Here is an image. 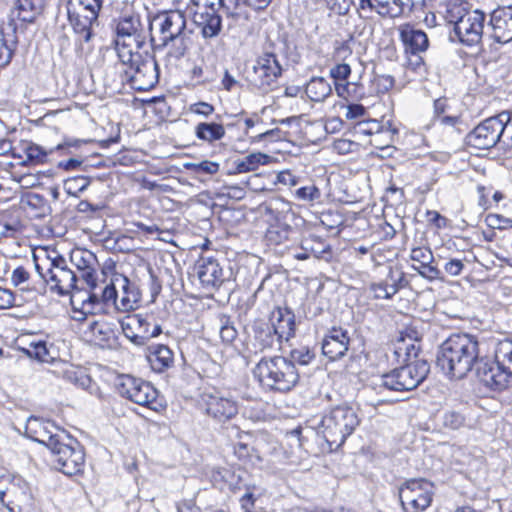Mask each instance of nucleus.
Segmentation results:
<instances>
[{"label": "nucleus", "instance_id": "nucleus-6", "mask_svg": "<svg viewBox=\"0 0 512 512\" xmlns=\"http://www.w3.org/2000/svg\"><path fill=\"white\" fill-rule=\"evenodd\" d=\"M56 468L66 475H75L82 471L85 455L79 442L65 432V437H59L49 447Z\"/></svg>", "mask_w": 512, "mask_h": 512}, {"label": "nucleus", "instance_id": "nucleus-9", "mask_svg": "<svg viewBox=\"0 0 512 512\" xmlns=\"http://www.w3.org/2000/svg\"><path fill=\"white\" fill-rule=\"evenodd\" d=\"M282 71L277 55L273 51H263L252 66L250 82L260 91L267 93L277 86Z\"/></svg>", "mask_w": 512, "mask_h": 512}, {"label": "nucleus", "instance_id": "nucleus-60", "mask_svg": "<svg viewBox=\"0 0 512 512\" xmlns=\"http://www.w3.org/2000/svg\"><path fill=\"white\" fill-rule=\"evenodd\" d=\"M357 147V143L348 139H337L333 143V149L342 155L348 154L354 151Z\"/></svg>", "mask_w": 512, "mask_h": 512}, {"label": "nucleus", "instance_id": "nucleus-54", "mask_svg": "<svg viewBox=\"0 0 512 512\" xmlns=\"http://www.w3.org/2000/svg\"><path fill=\"white\" fill-rule=\"evenodd\" d=\"M333 57L336 61L343 62L352 57V48L349 42H336Z\"/></svg>", "mask_w": 512, "mask_h": 512}, {"label": "nucleus", "instance_id": "nucleus-29", "mask_svg": "<svg viewBox=\"0 0 512 512\" xmlns=\"http://www.w3.org/2000/svg\"><path fill=\"white\" fill-rule=\"evenodd\" d=\"M403 280V273L398 269L390 267L386 279L379 283L371 284L370 290L376 299H390L398 292Z\"/></svg>", "mask_w": 512, "mask_h": 512}, {"label": "nucleus", "instance_id": "nucleus-47", "mask_svg": "<svg viewBox=\"0 0 512 512\" xmlns=\"http://www.w3.org/2000/svg\"><path fill=\"white\" fill-rule=\"evenodd\" d=\"M357 132L364 134V135H374L375 139L373 142L377 143V138L382 133H389V130L384 131L383 127L380 125V123L376 120H370L367 122H360L357 125Z\"/></svg>", "mask_w": 512, "mask_h": 512}, {"label": "nucleus", "instance_id": "nucleus-18", "mask_svg": "<svg viewBox=\"0 0 512 512\" xmlns=\"http://www.w3.org/2000/svg\"><path fill=\"white\" fill-rule=\"evenodd\" d=\"M484 22L485 14L482 11H471L454 27V34L461 43L467 46L476 45L481 41Z\"/></svg>", "mask_w": 512, "mask_h": 512}, {"label": "nucleus", "instance_id": "nucleus-41", "mask_svg": "<svg viewBox=\"0 0 512 512\" xmlns=\"http://www.w3.org/2000/svg\"><path fill=\"white\" fill-rule=\"evenodd\" d=\"M63 376L67 381L84 390L89 389L92 383L90 376L82 368L78 367L71 366L65 369Z\"/></svg>", "mask_w": 512, "mask_h": 512}, {"label": "nucleus", "instance_id": "nucleus-1", "mask_svg": "<svg viewBox=\"0 0 512 512\" xmlns=\"http://www.w3.org/2000/svg\"><path fill=\"white\" fill-rule=\"evenodd\" d=\"M479 360L477 338L470 334H453L440 346L436 363L450 379H462Z\"/></svg>", "mask_w": 512, "mask_h": 512}, {"label": "nucleus", "instance_id": "nucleus-51", "mask_svg": "<svg viewBox=\"0 0 512 512\" xmlns=\"http://www.w3.org/2000/svg\"><path fill=\"white\" fill-rule=\"evenodd\" d=\"M24 152L27 160L34 163H43L47 156L44 149L34 143H28L24 148Z\"/></svg>", "mask_w": 512, "mask_h": 512}, {"label": "nucleus", "instance_id": "nucleus-32", "mask_svg": "<svg viewBox=\"0 0 512 512\" xmlns=\"http://www.w3.org/2000/svg\"><path fill=\"white\" fill-rule=\"evenodd\" d=\"M240 1L241 0H218V7L222 9L225 14L229 29L243 25L247 21V14Z\"/></svg>", "mask_w": 512, "mask_h": 512}, {"label": "nucleus", "instance_id": "nucleus-19", "mask_svg": "<svg viewBox=\"0 0 512 512\" xmlns=\"http://www.w3.org/2000/svg\"><path fill=\"white\" fill-rule=\"evenodd\" d=\"M25 435L49 448L56 439L65 437V431L50 420L30 416L25 424Z\"/></svg>", "mask_w": 512, "mask_h": 512}, {"label": "nucleus", "instance_id": "nucleus-59", "mask_svg": "<svg viewBox=\"0 0 512 512\" xmlns=\"http://www.w3.org/2000/svg\"><path fill=\"white\" fill-rule=\"evenodd\" d=\"M498 344L500 346V357H502V362L508 364V370H512V341L503 340Z\"/></svg>", "mask_w": 512, "mask_h": 512}, {"label": "nucleus", "instance_id": "nucleus-13", "mask_svg": "<svg viewBox=\"0 0 512 512\" xmlns=\"http://www.w3.org/2000/svg\"><path fill=\"white\" fill-rule=\"evenodd\" d=\"M116 388L118 393L130 401L157 410V390L148 382L130 375H121L118 378Z\"/></svg>", "mask_w": 512, "mask_h": 512}, {"label": "nucleus", "instance_id": "nucleus-4", "mask_svg": "<svg viewBox=\"0 0 512 512\" xmlns=\"http://www.w3.org/2000/svg\"><path fill=\"white\" fill-rule=\"evenodd\" d=\"M118 57L126 80L134 89L148 91L158 83V64L152 56L143 58L138 50L133 52L121 50Z\"/></svg>", "mask_w": 512, "mask_h": 512}, {"label": "nucleus", "instance_id": "nucleus-45", "mask_svg": "<svg viewBox=\"0 0 512 512\" xmlns=\"http://www.w3.org/2000/svg\"><path fill=\"white\" fill-rule=\"evenodd\" d=\"M498 118L502 120L503 137L501 139V145L505 149H512V113L501 112L498 114Z\"/></svg>", "mask_w": 512, "mask_h": 512}, {"label": "nucleus", "instance_id": "nucleus-31", "mask_svg": "<svg viewBox=\"0 0 512 512\" xmlns=\"http://www.w3.org/2000/svg\"><path fill=\"white\" fill-rule=\"evenodd\" d=\"M45 0H17L11 12L12 20L32 23L43 11Z\"/></svg>", "mask_w": 512, "mask_h": 512}, {"label": "nucleus", "instance_id": "nucleus-37", "mask_svg": "<svg viewBox=\"0 0 512 512\" xmlns=\"http://www.w3.org/2000/svg\"><path fill=\"white\" fill-rule=\"evenodd\" d=\"M365 4L383 17L396 18L402 15L398 0H361L362 8Z\"/></svg>", "mask_w": 512, "mask_h": 512}, {"label": "nucleus", "instance_id": "nucleus-21", "mask_svg": "<svg viewBox=\"0 0 512 512\" xmlns=\"http://www.w3.org/2000/svg\"><path fill=\"white\" fill-rule=\"evenodd\" d=\"M70 261L81 273V278L90 287L97 283L96 269L98 261L95 254L87 249L75 248L70 253Z\"/></svg>", "mask_w": 512, "mask_h": 512}, {"label": "nucleus", "instance_id": "nucleus-27", "mask_svg": "<svg viewBox=\"0 0 512 512\" xmlns=\"http://www.w3.org/2000/svg\"><path fill=\"white\" fill-rule=\"evenodd\" d=\"M271 327L278 339L288 341L295 334V315L289 308L277 307L271 313Z\"/></svg>", "mask_w": 512, "mask_h": 512}, {"label": "nucleus", "instance_id": "nucleus-12", "mask_svg": "<svg viewBox=\"0 0 512 512\" xmlns=\"http://www.w3.org/2000/svg\"><path fill=\"white\" fill-rule=\"evenodd\" d=\"M120 324L125 337L137 346L145 345L150 339L162 333L161 325L148 314L127 315Z\"/></svg>", "mask_w": 512, "mask_h": 512}, {"label": "nucleus", "instance_id": "nucleus-46", "mask_svg": "<svg viewBox=\"0 0 512 512\" xmlns=\"http://www.w3.org/2000/svg\"><path fill=\"white\" fill-rule=\"evenodd\" d=\"M89 179L85 176H75L64 182V189L69 195L77 196L89 185Z\"/></svg>", "mask_w": 512, "mask_h": 512}, {"label": "nucleus", "instance_id": "nucleus-53", "mask_svg": "<svg viewBox=\"0 0 512 512\" xmlns=\"http://www.w3.org/2000/svg\"><path fill=\"white\" fill-rule=\"evenodd\" d=\"M464 417L456 411H447L443 416L445 427L456 430L464 424Z\"/></svg>", "mask_w": 512, "mask_h": 512}, {"label": "nucleus", "instance_id": "nucleus-50", "mask_svg": "<svg viewBox=\"0 0 512 512\" xmlns=\"http://www.w3.org/2000/svg\"><path fill=\"white\" fill-rule=\"evenodd\" d=\"M101 301L106 305L111 303L117 310V302L119 301V292H118V284L114 283V277L112 278L111 283L109 285H106V287L103 289L102 295H101Z\"/></svg>", "mask_w": 512, "mask_h": 512}, {"label": "nucleus", "instance_id": "nucleus-30", "mask_svg": "<svg viewBox=\"0 0 512 512\" xmlns=\"http://www.w3.org/2000/svg\"><path fill=\"white\" fill-rule=\"evenodd\" d=\"M146 358L153 371L162 373L174 364L173 351L166 345L154 344L148 347Z\"/></svg>", "mask_w": 512, "mask_h": 512}, {"label": "nucleus", "instance_id": "nucleus-57", "mask_svg": "<svg viewBox=\"0 0 512 512\" xmlns=\"http://www.w3.org/2000/svg\"><path fill=\"white\" fill-rule=\"evenodd\" d=\"M12 54V49L8 46L7 40L4 38V29H2L0 31V67L9 64Z\"/></svg>", "mask_w": 512, "mask_h": 512}, {"label": "nucleus", "instance_id": "nucleus-33", "mask_svg": "<svg viewBox=\"0 0 512 512\" xmlns=\"http://www.w3.org/2000/svg\"><path fill=\"white\" fill-rule=\"evenodd\" d=\"M73 31L79 36V40L89 42L93 36V27L98 25V19L94 15L67 14Z\"/></svg>", "mask_w": 512, "mask_h": 512}, {"label": "nucleus", "instance_id": "nucleus-20", "mask_svg": "<svg viewBox=\"0 0 512 512\" xmlns=\"http://www.w3.org/2000/svg\"><path fill=\"white\" fill-rule=\"evenodd\" d=\"M194 272L202 287L208 291L218 289L225 280L220 263L211 256L200 257L195 263Z\"/></svg>", "mask_w": 512, "mask_h": 512}, {"label": "nucleus", "instance_id": "nucleus-34", "mask_svg": "<svg viewBox=\"0 0 512 512\" xmlns=\"http://www.w3.org/2000/svg\"><path fill=\"white\" fill-rule=\"evenodd\" d=\"M89 330L93 341L101 346L111 348L115 344V332L106 322L93 321L89 324Z\"/></svg>", "mask_w": 512, "mask_h": 512}, {"label": "nucleus", "instance_id": "nucleus-17", "mask_svg": "<svg viewBox=\"0 0 512 512\" xmlns=\"http://www.w3.org/2000/svg\"><path fill=\"white\" fill-rule=\"evenodd\" d=\"M0 499L10 512H31L33 497L28 484L20 477L9 480L8 487L0 491Z\"/></svg>", "mask_w": 512, "mask_h": 512}, {"label": "nucleus", "instance_id": "nucleus-43", "mask_svg": "<svg viewBox=\"0 0 512 512\" xmlns=\"http://www.w3.org/2000/svg\"><path fill=\"white\" fill-rule=\"evenodd\" d=\"M255 339L262 346V349L272 348L276 343L282 342V340L278 339V336L274 333V330L268 324L259 326L257 328L255 332Z\"/></svg>", "mask_w": 512, "mask_h": 512}, {"label": "nucleus", "instance_id": "nucleus-7", "mask_svg": "<svg viewBox=\"0 0 512 512\" xmlns=\"http://www.w3.org/2000/svg\"><path fill=\"white\" fill-rule=\"evenodd\" d=\"M398 494L404 512H423L432 503L434 486L423 478L409 479L399 487Z\"/></svg>", "mask_w": 512, "mask_h": 512}, {"label": "nucleus", "instance_id": "nucleus-49", "mask_svg": "<svg viewBox=\"0 0 512 512\" xmlns=\"http://www.w3.org/2000/svg\"><path fill=\"white\" fill-rule=\"evenodd\" d=\"M314 356V353L308 347H301L291 351L289 361H292L294 365L295 363L308 365L314 359Z\"/></svg>", "mask_w": 512, "mask_h": 512}, {"label": "nucleus", "instance_id": "nucleus-56", "mask_svg": "<svg viewBox=\"0 0 512 512\" xmlns=\"http://www.w3.org/2000/svg\"><path fill=\"white\" fill-rule=\"evenodd\" d=\"M256 450L246 443L239 442L234 446V454L239 460L250 461L254 457Z\"/></svg>", "mask_w": 512, "mask_h": 512}, {"label": "nucleus", "instance_id": "nucleus-23", "mask_svg": "<svg viewBox=\"0 0 512 512\" xmlns=\"http://www.w3.org/2000/svg\"><path fill=\"white\" fill-rule=\"evenodd\" d=\"M114 283L118 284L119 292L117 310L120 312H129L136 309L141 300V293L138 286L121 274L114 276Z\"/></svg>", "mask_w": 512, "mask_h": 512}, {"label": "nucleus", "instance_id": "nucleus-63", "mask_svg": "<svg viewBox=\"0 0 512 512\" xmlns=\"http://www.w3.org/2000/svg\"><path fill=\"white\" fill-rule=\"evenodd\" d=\"M277 182L287 186H296L299 178L292 174L289 170L281 171L277 175Z\"/></svg>", "mask_w": 512, "mask_h": 512}, {"label": "nucleus", "instance_id": "nucleus-55", "mask_svg": "<svg viewBox=\"0 0 512 512\" xmlns=\"http://www.w3.org/2000/svg\"><path fill=\"white\" fill-rule=\"evenodd\" d=\"M351 74V67L348 63H338L330 70L331 77L336 81H345Z\"/></svg>", "mask_w": 512, "mask_h": 512}, {"label": "nucleus", "instance_id": "nucleus-10", "mask_svg": "<svg viewBox=\"0 0 512 512\" xmlns=\"http://www.w3.org/2000/svg\"><path fill=\"white\" fill-rule=\"evenodd\" d=\"M500 346L495 349V362L484 361L480 358L476 366V377L480 383L493 391H502L509 386L512 380V370H508V364L502 362Z\"/></svg>", "mask_w": 512, "mask_h": 512}, {"label": "nucleus", "instance_id": "nucleus-8", "mask_svg": "<svg viewBox=\"0 0 512 512\" xmlns=\"http://www.w3.org/2000/svg\"><path fill=\"white\" fill-rule=\"evenodd\" d=\"M36 270L40 276L50 285L51 289L60 295H66L77 289V276L67 264L66 259L61 255L48 258V267L43 269L42 265L36 264Z\"/></svg>", "mask_w": 512, "mask_h": 512}, {"label": "nucleus", "instance_id": "nucleus-36", "mask_svg": "<svg viewBox=\"0 0 512 512\" xmlns=\"http://www.w3.org/2000/svg\"><path fill=\"white\" fill-rule=\"evenodd\" d=\"M103 0H69L67 14L94 15L98 19Z\"/></svg>", "mask_w": 512, "mask_h": 512}, {"label": "nucleus", "instance_id": "nucleus-42", "mask_svg": "<svg viewBox=\"0 0 512 512\" xmlns=\"http://www.w3.org/2000/svg\"><path fill=\"white\" fill-rule=\"evenodd\" d=\"M23 352L30 358L39 362L49 363L53 360L46 343L44 341L31 342L28 347L23 348Z\"/></svg>", "mask_w": 512, "mask_h": 512}, {"label": "nucleus", "instance_id": "nucleus-2", "mask_svg": "<svg viewBox=\"0 0 512 512\" xmlns=\"http://www.w3.org/2000/svg\"><path fill=\"white\" fill-rule=\"evenodd\" d=\"M360 424L358 410L353 405L342 403L327 410L314 426L330 451L341 447Z\"/></svg>", "mask_w": 512, "mask_h": 512}, {"label": "nucleus", "instance_id": "nucleus-40", "mask_svg": "<svg viewBox=\"0 0 512 512\" xmlns=\"http://www.w3.org/2000/svg\"><path fill=\"white\" fill-rule=\"evenodd\" d=\"M268 159L269 156L264 153H251L236 163V169L239 173L254 171L260 165L267 164Z\"/></svg>", "mask_w": 512, "mask_h": 512}, {"label": "nucleus", "instance_id": "nucleus-64", "mask_svg": "<svg viewBox=\"0 0 512 512\" xmlns=\"http://www.w3.org/2000/svg\"><path fill=\"white\" fill-rule=\"evenodd\" d=\"M220 165L217 162L205 160L199 162L198 173L197 174H208L214 175L219 171Z\"/></svg>", "mask_w": 512, "mask_h": 512}, {"label": "nucleus", "instance_id": "nucleus-48", "mask_svg": "<svg viewBox=\"0 0 512 512\" xmlns=\"http://www.w3.org/2000/svg\"><path fill=\"white\" fill-rule=\"evenodd\" d=\"M295 196L298 200L304 202L318 201L321 197V191L315 185L304 186L295 191Z\"/></svg>", "mask_w": 512, "mask_h": 512}, {"label": "nucleus", "instance_id": "nucleus-26", "mask_svg": "<svg viewBox=\"0 0 512 512\" xmlns=\"http://www.w3.org/2000/svg\"><path fill=\"white\" fill-rule=\"evenodd\" d=\"M410 258L413 262L412 267L416 270L423 278L430 281L440 279L441 271L433 265L434 256L432 251L428 247H416L411 250Z\"/></svg>", "mask_w": 512, "mask_h": 512}, {"label": "nucleus", "instance_id": "nucleus-16", "mask_svg": "<svg viewBox=\"0 0 512 512\" xmlns=\"http://www.w3.org/2000/svg\"><path fill=\"white\" fill-rule=\"evenodd\" d=\"M501 125L502 120L498 115L483 120L467 135V143L477 149H490L498 143L501 144Z\"/></svg>", "mask_w": 512, "mask_h": 512}, {"label": "nucleus", "instance_id": "nucleus-3", "mask_svg": "<svg viewBox=\"0 0 512 512\" xmlns=\"http://www.w3.org/2000/svg\"><path fill=\"white\" fill-rule=\"evenodd\" d=\"M260 385L268 391L286 393L299 381V373L289 359L282 356L262 358L254 369Z\"/></svg>", "mask_w": 512, "mask_h": 512}, {"label": "nucleus", "instance_id": "nucleus-24", "mask_svg": "<svg viewBox=\"0 0 512 512\" xmlns=\"http://www.w3.org/2000/svg\"><path fill=\"white\" fill-rule=\"evenodd\" d=\"M492 38L498 43H508L512 40V7H502L494 10L489 22Z\"/></svg>", "mask_w": 512, "mask_h": 512}, {"label": "nucleus", "instance_id": "nucleus-44", "mask_svg": "<svg viewBox=\"0 0 512 512\" xmlns=\"http://www.w3.org/2000/svg\"><path fill=\"white\" fill-rule=\"evenodd\" d=\"M218 324H219V335L224 343H232L238 332L234 327L233 322L230 317L224 314L218 316Z\"/></svg>", "mask_w": 512, "mask_h": 512}, {"label": "nucleus", "instance_id": "nucleus-62", "mask_svg": "<svg viewBox=\"0 0 512 512\" xmlns=\"http://www.w3.org/2000/svg\"><path fill=\"white\" fill-rule=\"evenodd\" d=\"M191 112L208 117L214 112V107L210 103L207 102H198L191 106Z\"/></svg>", "mask_w": 512, "mask_h": 512}, {"label": "nucleus", "instance_id": "nucleus-61", "mask_svg": "<svg viewBox=\"0 0 512 512\" xmlns=\"http://www.w3.org/2000/svg\"><path fill=\"white\" fill-rule=\"evenodd\" d=\"M464 264L460 259H450L444 265V270L450 276H458L462 273Z\"/></svg>", "mask_w": 512, "mask_h": 512}, {"label": "nucleus", "instance_id": "nucleus-15", "mask_svg": "<svg viewBox=\"0 0 512 512\" xmlns=\"http://www.w3.org/2000/svg\"><path fill=\"white\" fill-rule=\"evenodd\" d=\"M201 405L207 416L218 423H225L238 415V402L229 393L214 390L201 396Z\"/></svg>", "mask_w": 512, "mask_h": 512}, {"label": "nucleus", "instance_id": "nucleus-52", "mask_svg": "<svg viewBox=\"0 0 512 512\" xmlns=\"http://www.w3.org/2000/svg\"><path fill=\"white\" fill-rule=\"evenodd\" d=\"M190 38L186 37L185 34H181L179 38H175L174 40H169V42H173V47L171 50V55L177 59L183 57L189 47Z\"/></svg>", "mask_w": 512, "mask_h": 512}, {"label": "nucleus", "instance_id": "nucleus-28", "mask_svg": "<svg viewBox=\"0 0 512 512\" xmlns=\"http://www.w3.org/2000/svg\"><path fill=\"white\" fill-rule=\"evenodd\" d=\"M400 39L407 52L416 54L428 48L429 41L426 33L416 29L410 24H403L398 28Z\"/></svg>", "mask_w": 512, "mask_h": 512}, {"label": "nucleus", "instance_id": "nucleus-11", "mask_svg": "<svg viewBox=\"0 0 512 512\" xmlns=\"http://www.w3.org/2000/svg\"><path fill=\"white\" fill-rule=\"evenodd\" d=\"M189 10L193 21L201 30L202 36L214 38L222 29V18L219 14L218 0H191Z\"/></svg>", "mask_w": 512, "mask_h": 512}, {"label": "nucleus", "instance_id": "nucleus-58", "mask_svg": "<svg viewBox=\"0 0 512 512\" xmlns=\"http://www.w3.org/2000/svg\"><path fill=\"white\" fill-rule=\"evenodd\" d=\"M30 273L22 266L15 268L11 274V282L14 286H23L28 283Z\"/></svg>", "mask_w": 512, "mask_h": 512}, {"label": "nucleus", "instance_id": "nucleus-5", "mask_svg": "<svg viewBox=\"0 0 512 512\" xmlns=\"http://www.w3.org/2000/svg\"><path fill=\"white\" fill-rule=\"evenodd\" d=\"M430 366L427 361L417 359L382 375L373 383V388L382 393L383 390L409 391L418 387L427 377Z\"/></svg>", "mask_w": 512, "mask_h": 512}, {"label": "nucleus", "instance_id": "nucleus-22", "mask_svg": "<svg viewBox=\"0 0 512 512\" xmlns=\"http://www.w3.org/2000/svg\"><path fill=\"white\" fill-rule=\"evenodd\" d=\"M156 21L158 22L164 45H167L169 40L179 38L186 28V18L179 10L161 13L156 17Z\"/></svg>", "mask_w": 512, "mask_h": 512}, {"label": "nucleus", "instance_id": "nucleus-14", "mask_svg": "<svg viewBox=\"0 0 512 512\" xmlns=\"http://www.w3.org/2000/svg\"><path fill=\"white\" fill-rule=\"evenodd\" d=\"M116 32L115 43L118 56H120L121 50L137 51L146 43L147 32L139 16L123 17L117 24Z\"/></svg>", "mask_w": 512, "mask_h": 512}, {"label": "nucleus", "instance_id": "nucleus-38", "mask_svg": "<svg viewBox=\"0 0 512 512\" xmlns=\"http://www.w3.org/2000/svg\"><path fill=\"white\" fill-rule=\"evenodd\" d=\"M195 134L197 138L207 141V142H213L216 140H220L225 135V128L222 124L219 123H199L195 127Z\"/></svg>", "mask_w": 512, "mask_h": 512}, {"label": "nucleus", "instance_id": "nucleus-35", "mask_svg": "<svg viewBox=\"0 0 512 512\" xmlns=\"http://www.w3.org/2000/svg\"><path fill=\"white\" fill-rule=\"evenodd\" d=\"M306 95L311 101L323 102L332 93V87L323 77H313L306 85Z\"/></svg>", "mask_w": 512, "mask_h": 512}, {"label": "nucleus", "instance_id": "nucleus-25", "mask_svg": "<svg viewBox=\"0 0 512 512\" xmlns=\"http://www.w3.org/2000/svg\"><path fill=\"white\" fill-rule=\"evenodd\" d=\"M349 344L348 332L340 327H333L323 339L322 351L325 356L334 361L346 354Z\"/></svg>", "mask_w": 512, "mask_h": 512}, {"label": "nucleus", "instance_id": "nucleus-39", "mask_svg": "<svg viewBox=\"0 0 512 512\" xmlns=\"http://www.w3.org/2000/svg\"><path fill=\"white\" fill-rule=\"evenodd\" d=\"M471 11H468L463 3L458 0H449L445 4V10L443 12L445 20L453 24V28L460 23L464 17Z\"/></svg>", "mask_w": 512, "mask_h": 512}]
</instances>
